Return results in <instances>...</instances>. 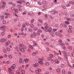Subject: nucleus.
<instances>
[{"label": "nucleus", "mask_w": 74, "mask_h": 74, "mask_svg": "<svg viewBox=\"0 0 74 74\" xmlns=\"http://www.w3.org/2000/svg\"><path fill=\"white\" fill-rule=\"evenodd\" d=\"M38 60H39L38 61V63H39V64H43V62H42V60L41 59L38 58Z\"/></svg>", "instance_id": "obj_1"}, {"label": "nucleus", "mask_w": 74, "mask_h": 74, "mask_svg": "<svg viewBox=\"0 0 74 74\" xmlns=\"http://www.w3.org/2000/svg\"><path fill=\"white\" fill-rule=\"evenodd\" d=\"M8 70L10 74H14V73H13V71L11 70V68H9L8 69Z\"/></svg>", "instance_id": "obj_2"}, {"label": "nucleus", "mask_w": 74, "mask_h": 74, "mask_svg": "<svg viewBox=\"0 0 74 74\" xmlns=\"http://www.w3.org/2000/svg\"><path fill=\"white\" fill-rule=\"evenodd\" d=\"M19 49L23 53H24L25 52V49L22 47H19Z\"/></svg>", "instance_id": "obj_3"}, {"label": "nucleus", "mask_w": 74, "mask_h": 74, "mask_svg": "<svg viewBox=\"0 0 74 74\" xmlns=\"http://www.w3.org/2000/svg\"><path fill=\"white\" fill-rule=\"evenodd\" d=\"M63 53L65 55V57L66 59H67V56H69V55L67 53H66L65 51H63Z\"/></svg>", "instance_id": "obj_4"}, {"label": "nucleus", "mask_w": 74, "mask_h": 74, "mask_svg": "<svg viewBox=\"0 0 74 74\" xmlns=\"http://www.w3.org/2000/svg\"><path fill=\"white\" fill-rule=\"evenodd\" d=\"M7 40L6 39H1L0 40V41L1 42H2V43H3V42H4Z\"/></svg>", "instance_id": "obj_5"}, {"label": "nucleus", "mask_w": 74, "mask_h": 74, "mask_svg": "<svg viewBox=\"0 0 74 74\" xmlns=\"http://www.w3.org/2000/svg\"><path fill=\"white\" fill-rule=\"evenodd\" d=\"M19 46H20V47H23V48H24L25 49L26 48V47L25 46L21 43L19 44Z\"/></svg>", "instance_id": "obj_6"}, {"label": "nucleus", "mask_w": 74, "mask_h": 74, "mask_svg": "<svg viewBox=\"0 0 74 74\" xmlns=\"http://www.w3.org/2000/svg\"><path fill=\"white\" fill-rule=\"evenodd\" d=\"M51 13L53 15V14H56V13H57V12L56 10H54L52 11L51 12Z\"/></svg>", "instance_id": "obj_7"}, {"label": "nucleus", "mask_w": 74, "mask_h": 74, "mask_svg": "<svg viewBox=\"0 0 74 74\" xmlns=\"http://www.w3.org/2000/svg\"><path fill=\"white\" fill-rule=\"evenodd\" d=\"M20 1H17V3H19V4H22V3L23 2V1L22 0H20Z\"/></svg>", "instance_id": "obj_8"}, {"label": "nucleus", "mask_w": 74, "mask_h": 74, "mask_svg": "<svg viewBox=\"0 0 74 74\" xmlns=\"http://www.w3.org/2000/svg\"><path fill=\"white\" fill-rule=\"evenodd\" d=\"M10 44V41H8L6 43L5 45L7 47H8V45H9V44Z\"/></svg>", "instance_id": "obj_9"}, {"label": "nucleus", "mask_w": 74, "mask_h": 74, "mask_svg": "<svg viewBox=\"0 0 74 74\" xmlns=\"http://www.w3.org/2000/svg\"><path fill=\"white\" fill-rule=\"evenodd\" d=\"M55 34L58 36H60L59 35L60 34V33H59L58 32H55Z\"/></svg>", "instance_id": "obj_10"}, {"label": "nucleus", "mask_w": 74, "mask_h": 74, "mask_svg": "<svg viewBox=\"0 0 74 74\" xmlns=\"http://www.w3.org/2000/svg\"><path fill=\"white\" fill-rule=\"evenodd\" d=\"M5 29V26L4 25H3L2 27H1V30H3V29Z\"/></svg>", "instance_id": "obj_11"}, {"label": "nucleus", "mask_w": 74, "mask_h": 74, "mask_svg": "<svg viewBox=\"0 0 74 74\" xmlns=\"http://www.w3.org/2000/svg\"><path fill=\"white\" fill-rule=\"evenodd\" d=\"M9 4H12V5L13 6V7H15L16 5L14 3H13L12 2L9 3Z\"/></svg>", "instance_id": "obj_12"}, {"label": "nucleus", "mask_w": 74, "mask_h": 74, "mask_svg": "<svg viewBox=\"0 0 74 74\" xmlns=\"http://www.w3.org/2000/svg\"><path fill=\"white\" fill-rule=\"evenodd\" d=\"M23 63H24V62L22 60V59L20 58V59L19 63H23Z\"/></svg>", "instance_id": "obj_13"}, {"label": "nucleus", "mask_w": 74, "mask_h": 74, "mask_svg": "<svg viewBox=\"0 0 74 74\" xmlns=\"http://www.w3.org/2000/svg\"><path fill=\"white\" fill-rule=\"evenodd\" d=\"M18 20H19V18H15L14 19V22H16V21H18Z\"/></svg>", "instance_id": "obj_14"}, {"label": "nucleus", "mask_w": 74, "mask_h": 74, "mask_svg": "<svg viewBox=\"0 0 74 74\" xmlns=\"http://www.w3.org/2000/svg\"><path fill=\"white\" fill-rule=\"evenodd\" d=\"M50 34L51 35V36L52 37H55V36H54V35H53V32H51L50 33Z\"/></svg>", "instance_id": "obj_15"}, {"label": "nucleus", "mask_w": 74, "mask_h": 74, "mask_svg": "<svg viewBox=\"0 0 74 74\" xmlns=\"http://www.w3.org/2000/svg\"><path fill=\"white\" fill-rule=\"evenodd\" d=\"M28 61H29V59L27 58H26L24 60V62L25 63H28Z\"/></svg>", "instance_id": "obj_16"}, {"label": "nucleus", "mask_w": 74, "mask_h": 74, "mask_svg": "<svg viewBox=\"0 0 74 74\" xmlns=\"http://www.w3.org/2000/svg\"><path fill=\"white\" fill-rule=\"evenodd\" d=\"M53 52L55 54H56V55H59V53H57L56 51H53Z\"/></svg>", "instance_id": "obj_17"}, {"label": "nucleus", "mask_w": 74, "mask_h": 74, "mask_svg": "<svg viewBox=\"0 0 74 74\" xmlns=\"http://www.w3.org/2000/svg\"><path fill=\"white\" fill-rule=\"evenodd\" d=\"M48 31L49 32H51V31H52V28H51V27L49 28L48 29Z\"/></svg>", "instance_id": "obj_18"}, {"label": "nucleus", "mask_w": 74, "mask_h": 74, "mask_svg": "<svg viewBox=\"0 0 74 74\" xmlns=\"http://www.w3.org/2000/svg\"><path fill=\"white\" fill-rule=\"evenodd\" d=\"M30 26L32 28H33L34 27V25L32 24H29Z\"/></svg>", "instance_id": "obj_19"}, {"label": "nucleus", "mask_w": 74, "mask_h": 74, "mask_svg": "<svg viewBox=\"0 0 74 74\" xmlns=\"http://www.w3.org/2000/svg\"><path fill=\"white\" fill-rule=\"evenodd\" d=\"M64 23L66 24H67V25H69L70 24V23L68 21H66L64 22Z\"/></svg>", "instance_id": "obj_20"}, {"label": "nucleus", "mask_w": 74, "mask_h": 74, "mask_svg": "<svg viewBox=\"0 0 74 74\" xmlns=\"http://www.w3.org/2000/svg\"><path fill=\"white\" fill-rule=\"evenodd\" d=\"M42 3L43 4H47V1H42Z\"/></svg>", "instance_id": "obj_21"}, {"label": "nucleus", "mask_w": 74, "mask_h": 74, "mask_svg": "<svg viewBox=\"0 0 74 74\" xmlns=\"http://www.w3.org/2000/svg\"><path fill=\"white\" fill-rule=\"evenodd\" d=\"M55 62L57 64H58L59 63V61H58V60L57 59H56L55 60Z\"/></svg>", "instance_id": "obj_22"}, {"label": "nucleus", "mask_w": 74, "mask_h": 74, "mask_svg": "<svg viewBox=\"0 0 74 74\" xmlns=\"http://www.w3.org/2000/svg\"><path fill=\"white\" fill-rule=\"evenodd\" d=\"M60 45L62 46L63 47V46H65V45L62 43H62H60Z\"/></svg>", "instance_id": "obj_23"}, {"label": "nucleus", "mask_w": 74, "mask_h": 74, "mask_svg": "<svg viewBox=\"0 0 74 74\" xmlns=\"http://www.w3.org/2000/svg\"><path fill=\"white\" fill-rule=\"evenodd\" d=\"M33 43L34 46H37V43H36L35 42L33 41Z\"/></svg>", "instance_id": "obj_24"}, {"label": "nucleus", "mask_w": 74, "mask_h": 74, "mask_svg": "<svg viewBox=\"0 0 74 74\" xmlns=\"http://www.w3.org/2000/svg\"><path fill=\"white\" fill-rule=\"evenodd\" d=\"M68 32H69V33H72L73 32V31L71 29H69L68 30Z\"/></svg>", "instance_id": "obj_25"}, {"label": "nucleus", "mask_w": 74, "mask_h": 74, "mask_svg": "<svg viewBox=\"0 0 74 74\" xmlns=\"http://www.w3.org/2000/svg\"><path fill=\"white\" fill-rule=\"evenodd\" d=\"M8 57L11 59H12V57L11 55H9Z\"/></svg>", "instance_id": "obj_26"}, {"label": "nucleus", "mask_w": 74, "mask_h": 74, "mask_svg": "<svg viewBox=\"0 0 74 74\" xmlns=\"http://www.w3.org/2000/svg\"><path fill=\"white\" fill-rule=\"evenodd\" d=\"M26 14L27 13L26 11H25L22 13V14L23 15H26Z\"/></svg>", "instance_id": "obj_27"}, {"label": "nucleus", "mask_w": 74, "mask_h": 74, "mask_svg": "<svg viewBox=\"0 0 74 74\" xmlns=\"http://www.w3.org/2000/svg\"><path fill=\"white\" fill-rule=\"evenodd\" d=\"M11 9L12 10V11H14L15 10V9L13 7H12L11 8Z\"/></svg>", "instance_id": "obj_28"}, {"label": "nucleus", "mask_w": 74, "mask_h": 74, "mask_svg": "<svg viewBox=\"0 0 74 74\" xmlns=\"http://www.w3.org/2000/svg\"><path fill=\"white\" fill-rule=\"evenodd\" d=\"M45 64L46 66H48L49 64L48 62H46L45 63Z\"/></svg>", "instance_id": "obj_29"}, {"label": "nucleus", "mask_w": 74, "mask_h": 74, "mask_svg": "<svg viewBox=\"0 0 74 74\" xmlns=\"http://www.w3.org/2000/svg\"><path fill=\"white\" fill-rule=\"evenodd\" d=\"M14 11H15L16 13H18V10H17L16 9L14 10Z\"/></svg>", "instance_id": "obj_30"}, {"label": "nucleus", "mask_w": 74, "mask_h": 74, "mask_svg": "<svg viewBox=\"0 0 74 74\" xmlns=\"http://www.w3.org/2000/svg\"><path fill=\"white\" fill-rule=\"evenodd\" d=\"M62 73L63 74H65V70H64L63 69L62 71Z\"/></svg>", "instance_id": "obj_31"}, {"label": "nucleus", "mask_w": 74, "mask_h": 74, "mask_svg": "<svg viewBox=\"0 0 74 74\" xmlns=\"http://www.w3.org/2000/svg\"><path fill=\"white\" fill-rule=\"evenodd\" d=\"M62 8H64V9H66V6H64V5H62Z\"/></svg>", "instance_id": "obj_32"}, {"label": "nucleus", "mask_w": 74, "mask_h": 74, "mask_svg": "<svg viewBox=\"0 0 74 74\" xmlns=\"http://www.w3.org/2000/svg\"><path fill=\"white\" fill-rule=\"evenodd\" d=\"M69 3H71V4H74V2L71 1H69Z\"/></svg>", "instance_id": "obj_33"}, {"label": "nucleus", "mask_w": 74, "mask_h": 74, "mask_svg": "<svg viewBox=\"0 0 74 74\" xmlns=\"http://www.w3.org/2000/svg\"><path fill=\"white\" fill-rule=\"evenodd\" d=\"M71 5L70 3H68V5H66V7H70Z\"/></svg>", "instance_id": "obj_34"}, {"label": "nucleus", "mask_w": 74, "mask_h": 74, "mask_svg": "<svg viewBox=\"0 0 74 74\" xmlns=\"http://www.w3.org/2000/svg\"><path fill=\"white\" fill-rule=\"evenodd\" d=\"M53 32H55L56 31H57V29H53Z\"/></svg>", "instance_id": "obj_35"}, {"label": "nucleus", "mask_w": 74, "mask_h": 74, "mask_svg": "<svg viewBox=\"0 0 74 74\" xmlns=\"http://www.w3.org/2000/svg\"><path fill=\"white\" fill-rule=\"evenodd\" d=\"M60 71V69H57V71L58 73H59Z\"/></svg>", "instance_id": "obj_36"}, {"label": "nucleus", "mask_w": 74, "mask_h": 74, "mask_svg": "<svg viewBox=\"0 0 74 74\" xmlns=\"http://www.w3.org/2000/svg\"><path fill=\"white\" fill-rule=\"evenodd\" d=\"M36 55V53L35 52H33L32 53V55H33V56H35Z\"/></svg>", "instance_id": "obj_37"}, {"label": "nucleus", "mask_w": 74, "mask_h": 74, "mask_svg": "<svg viewBox=\"0 0 74 74\" xmlns=\"http://www.w3.org/2000/svg\"><path fill=\"white\" fill-rule=\"evenodd\" d=\"M5 15H7V16H9L10 15V14L8 13H5Z\"/></svg>", "instance_id": "obj_38"}, {"label": "nucleus", "mask_w": 74, "mask_h": 74, "mask_svg": "<svg viewBox=\"0 0 74 74\" xmlns=\"http://www.w3.org/2000/svg\"><path fill=\"white\" fill-rule=\"evenodd\" d=\"M34 30L35 31H37L38 30V29L37 27H35L34 29Z\"/></svg>", "instance_id": "obj_39"}, {"label": "nucleus", "mask_w": 74, "mask_h": 74, "mask_svg": "<svg viewBox=\"0 0 74 74\" xmlns=\"http://www.w3.org/2000/svg\"><path fill=\"white\" fill-rule=\"evenodd\" d=\"M35 72L37 73V74H39V72L37 70V69L35 71Z\"/></svg>", "instance_id": "obj_40"}, {"label": "nucleus", "mask_w": 74, "mask_h": 74, "mask_svg": "<svg viewBox=\"0 0 74 74\" xmlns=\"http://www.w3.org/2000/svg\"><path fill=\"white\" fill-rule=\"evenodd\" d=\"M60 26L61 27H63V25L62 24H60Z\"/></svg>", "instance_id": "obj_41"}, {"label": "nucleus", "mask_w": 74, "mask_h": 74, "mask_svg": "<svg viewBox=\"0 0 74 74\" xmlns=\"http://www.w3.org/2000/svg\"><path fill=\"white\" fill-rule=\"evenodd\" d=\"M35 66H36V67H38V63H35Z\"/></svg>", "instance_id": "obj_42"}, {"label": "nucleus", "mask_w": 74, "mask_h": 74, "mask_svg": "<svg viewBox=\"0 0 74 74\" xmlns=\"http://www.w3.org/2000/svg\"><path fill=\"white\" fill-rule=\"evenodd\" d=\"M37 70L38 71V72L41 71H42L41 69H37Z\"/></svg>", "instance_id": "obj_43"}, {"label": "nucleus", "mask_w": 74, "mask_h": 74, "mask_svg": "<svg viewBox=\"0 0 74 74\" xmlns=\"http://www.w3.org/2000/svg\"><path fill=\"white\" fill-rule=\"evenodd\" d=\"M41 37H42V38H44V37H45L44 34H42L41 35Z\"/></svg>", "instance_id": "obj_44"}, {"label": "nucleus", "mask_w": 74, "mask_h": 74, "mask_svg": "<svg viewBox=\"0 0 74 74\" xmlns=\"http://www.w3.org/2000/svg\"><path fill=\"white\" fill-rule=\"evenodd\" d=\"M72 48L73 47L71 46L69 47H68V49H72Z\"/></svg>", "instance_id": "obj_45"}, {"label": "nucleus", "mask_w": 74, "mask_h": 74, "mask_svg": "<svg viewBox=\"0 0 74 74\" xmlns=\"http://www.w3.org/2000/svg\"><path fill=\"white\" fill-rule=\"evenodd\" d=\"M8 37L9 38H11V35H8Z\"/></svg>", "instance_id": "obj_46"}, {"label": "nucleus", "mask_w": 74, "mask_h": 74, "mask_svg": "<svg viewBox=\"0 0 74 74\" xmlns=\"http://www.w3.org/2000/svg\"><path fill=\"white\" fill-rule=\"evenodd\" d=\"M17 6V7H18V8H21V7H22L21 5H18Z\"/></svg>", "instance_id": "obj_47"}, {"label": "nucleus", "mask_w": 74, "mask_h": 74, "mask_svg": "<svg viewBox=\"0 0 74 74\" xmlns=\"http://www.w3.org/2000/svg\"><path fill=\"white\" fill-rule=\"evenodd\" d=\"M45 44L47 45H49V43L47 42H46Z\"/></svg>", "instance_id": "obj_48"}, {"label": "nucleus", "mask_w": 74, "mask_h": 74, "mask_svg": "<svg viewBox=\"0 0 74 74\" xmlns=\"http://www.w3.org/2000/svg\"><path fill=\"white\" fill-rule=\"evenodd\" d=\"M1 34L2 36H4V32H2L1 33Z\"/></svg>", "instance_id": "obj_49"}, {"label": "nucleus", "mask_w": 74, "mask_h": 74, "mask_svg": "<svg viewBox=\"0 0 74 74\" xmlns=\"http://www.w3.org/2000/svg\"><path fill=\"white\" fill-rule=\"evenodd\" d=\"M26 5H27L28 6V5H30V3H29V2H27Z\"/></svg>", "instance_id": "obj_50"}, {"label": "nucleus", "mask_w": 74, "mask_h": 74, "mask_svg": "<svg viewBox=\"0 0 74 74\" xmlns=\"http://www.w3.org/2000/svg\"><path fill=\"white\" fill-rule=\"evenodd\" d=\"M58 41L60 42V43H62V40H58Z\"/></svg>", "instance_id": "obj_51"}, {"label": "nucleus", "mask_w": 74, "mask_h": 74, "mask_svg": "<svg viewBox=\"0 0 74 74\" xmlns=\"http://www.w3.org/2000/svg\"><path fill=\"white\" fill-rule=\"evenodd\" d=\"M21 72L23 74H25V71L24 70L21 71Z\"/></svg>", "instance_id": "obj_52"}, {"label": "nucleus", "mask_w": 74, "mask_h": 74, "mask_svg": "<svg viewBox=\"0 0 74 74\" xmlns=\"http://www.w3.org/2000/svg\"><path fill=\"white\" fill-rule=\"evenodd\" d=\"M45 32H48V29H47V28H46L45 30Z\"/></svg>", "instance_id": "obj_53"}, {"label": "nucleus", "mask_w": 74, "mask_h": 74, "mask_svg": "<svg viewBox=\"0 0 74 74\" xmlns=\"http://www.w3.org/2000/svg\"><path fill=\"white\" fill-rule=\"evenodd\" d=\"M34 19H32L31 21V22L32 23H34Z\"/></svg>", "instance_id": "obj_54"}, {"label": "nucleus", "mask_w": 74, "mask_h": 74, "mask_svg": "<svg viewBox=\"0 0 74 74\" xmlns=\"http://www.w3.org/2000/svg\"><path fill=\"white\" fill-rule=\"evenodd\" d=\"M2 8H3L4 9V8H5V5H2Z\"/></svg>", "instance_id": "obj_55"}, {"label": "nucleus", "mask_w": 74, "mask_h": 74, "mask_svg": "<svg viewBox=\"0 0 74 74\" xmlns=\"http://www.w3.org/2000/svg\"><path fill=\"white\" fill-rule=\"evenodd\" d=\"M7 50L8 51H10L11 50L9 48H7Z\"/></svg>", "instance_id": "obj_56"}, {"label": "nucleus", "mask_w": 74, "mask_h": 74, "mask_svg": "<svg viewBox=\"0 0 74 74\" xmlns=\"http://www.w3.org/2000/svg\"><path fill=\"white\" fill-rule=\"evenodd\" d=\"M3 51L4 53H7V51L5 50H3Z\"/></svg>", "instance_id": "obj_57"}, {"label": "nucleus", "mask_w": 74, "mask_h": 74, "mask_svg": "<svg viewBox=\"0 0 74 74\" xmlns=\"http://www.w3.org/2000/svg\"><path fill=\"white\" fill-rule=\"evenodd\" d=\"M16 73H17V74H20V73L19 72V71H16Z\"/></svg>", "instance_id": "obj_58"}, {"label": "nucleus", "mask_w": 74, "mask_h": 74, "mask_svg": "<svg viewBox=\"0 0 74 74\" xmlns=\"http://www.w3.org/2000/svg\"><path fill=\"white\" fill-rule=\"evenodd\" d=\"M5 23H6V21L5 20H3V24H5Z\"/></svg>", "instance_id": "obj_59"}, {"label": "nucleus", "mask_w": 74, "mask_h": 74, "mask_svg": "<svg viewBox=\"0 0 74 74\" xmlns=\"http://www.w3.org/2000/svg\"><path fill=\"white\" fill-rule=\"evenodd\" d=\"M38 21L40 23H42V20H41L39 19L38 20Z\"/></svg>", "instance_id": "obj_60"}, {"label": "nucleus", "mask_w": 74, "mask_h": 74, "mask_svg": "<svg viewBox=\"0 0 74 74\" xmlns=\"http://www.w3.org/2000/svg\"><path fill=\"white\" fill-rule=\"evenodd\" d=\"M38 4L39 5H41V3L40 2H38Z\"/></svg>", "instance_id": "obj_61"}, {"label": "nucleus", "mask_w": 74, "mask_h": 74, "mask_svg": "<svg viewBox=\"0 0 74 74\" xmlns=\"http://www.w3.org/2000/svg\"><path fill=\"white\" fill-rule=\"evenodd\" d=\"M12 66H13V67H16V65L15 64H13Z\"/></svg>", "instance_id": "obj_62"}, {"label": "nucleus", "mask_w": 74, "mask_h": 74, "mask_svg": "<svg viewBox=\"0 0 74 74\" xmlns=\"http://www.w3.org/2000/svg\"><path fill=\"white\" fill-rule=\"evenodd\" d=\"M29 48H30L31 49H33V47L31 45H29Z\"/></svg>", "instance_id": "obj_63"}, {"label": "nucleus", "mask_w": 74, "mask_h": 74, "mask_svg": "<svg viewBox=\"0 0 74 74\" xmlns=\"http://www.w3.org/2000/svg\"><path fill=\"white\" fill-rule=\"evenodd\" d=\"M71 55H72V56H73V57H74V53H71Z\"/></svg>", "instance_id": "obj_64"}]
</instances>
